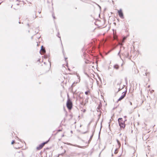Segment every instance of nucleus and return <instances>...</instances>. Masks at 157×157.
I'll return each instance as SVG.
<instances>
[{"instance_id": "nucleus-8", "label": "nucleus", "mask_w": 157, "mask_h": 157, "mask_svg": "<svg viewBox=\"0 0 157 157\" xmlns=\"http://www.w3.org/2000/svg\"><path fill=\"white\" fill-rule=\"evenodd\" d=\"M117 141L119 147H120L121 146V143H120V141L118 140H117Z\"/></svg>"}, {"instance_id": "nucleus-19", "label": "nucleus", "mask_w": 157, "mask_h": 157, "mask_svg": "<svg viewBox=\"0 0 157 157\" xmlns=\"http://www.w3.org/2000/svg\"><path fill=\"white\" fill-rule=\"evenodd\" d=\"M119 91H120V88H119Z\"/></svg>"}, {"instance_id": "nucleus-21", "label": "nucleus", "mask_w": 157, "mask_h": 157, "mask_svg": "<svg viewBox=\"0 0 157 157\" xmlns=\"http://www.w3.org/2000/svg\"><path fill=\"white\" fill-rule=\"evenodd\" d=\"M61 130H59V131H61Z\"/></svg>"}, {"instance_id": "nucleus-16", "label": "nucleus", "mask_w": 157, "mask_h": 157, "mask_svg": "<svg viewBox=\"0 0 157 157\" xmlns=\"http://www.w3.org/2000/svg\"><path fill=\"white\" fill-rule=\"evenodd\" d=\"M130 104L131 105H132V104L131 102H130Z\"/></svg>"}, {"instance_id": "nucleus-17", "label": "nucleus", "mask_w": 157, "mask_h": 157, "mask_svg": "<svg viewBox=\"0 0 157 157\" xmlns=\"http://www.w3.org/2000/svg\"><path fill=\"white\" fill-rule=\"evenodd\" d=\"M53 17L54 19H55V17L54 16H53Z\"/></svg>"}, {"instance_id": "nucleus-5", "label": "nucleus", "mask_w": 157, "mask_h": 157, "mask_svg": "<svg viewBox=\"0 0 157 157\" xmlns=\"http://www.w3.org/2000/svg\"><path fill=\"white\" fill-rule=\"evenodd\" d=\"M127 93V90H125L122 93V96L119 98L118 100V101H121V100L123 99L124 97L125 96Z\"/></svg>"}, {"instance_id": "nucleus-9", "label": "nucleus", "mask_w": 157, "mask_h": 157, "mask_svg": "<svg viewBox=\"0 0 157 157\" xmlns=\"http://www.w3.org/2000/svg\"><path fill=\"white\" fill-rule=\"evenodd\" d=\"M89 93H90V91H88L86 92H85V94L86 95H88Z\"/></svg>"}, {"instance_id": "nucleus-6", "label": "nucleus", "mask_w": 157, "mask_h": 157, "mask_svg": "<svg viewBox=\"0 0 157 157\" xmlns=\"http://www.w3.org/2000/svg\"><path fill=\"white\" fill-rule=\"evenodd\" d=\"M118 13L119 16L121 18H124L123 13L121 9L118 10Z\"/></svg>"}, {"instance_id": "nucleus-13", "label": "nucleus", "mask_w": 157, "mask_h": 157, "mask_svg": "<svg viewBox=\"0 0 157 157\" xmlns=\"http://www.w3.org/2000/svg\"><path fill=\"white\" fill-rule=\"evenodd\" d=\"M15 141L14 140H13L11 142V144H13L15 143Z\"/></svg>"}, {"instance_id": "nucleus-12", "label": "nucleus", "mask_w": 157, "mask_h": 157, "mask_svg": "<svg viewBox=\"0 0 157 157\" xmlns=\"http://www.w3.org/2000/svg\"><path fill=\"white\" fill-rule=\"evenodd\" d=\"M149 74H150V73H149V72H147V73H145V74H146V75H149Z\"/></svg>"}, {"instance_id": "nucleus-2", "label": "nucleus", "mask_w": 157, "mask_h": 157, "mask_svg": "<svg viewBox=\"0 0 157 157\" xmlns=\"http://www.w3.org/2000/svg\"><path fill=\"white\" fill-rule=\"evenodd\" d=\"M67 106V108L71 110L72 107V103L69 98H68L66 103Z\"/></svg>"}, {"instance_id": "nucleus-1", "label": "nucleus", "mask_w": 157, "mask_h": 157, "mask_svg": "<svg viewBox=\"0 0 157 157\" xmlns=\"http://www.w3.org/2000/svg\"><path fill=\"white\" fill-rule=\"evenodd\" d=\"M118 122L121 128L124 129L125 126V121L123 120L122 118H119L118 119Z\"/></svg>"}, {"instance_id": "nucleus-7", "label": "nucleus", "mask_w": 157, "mask_h": 157, "mask_svg": "<svg viewBox=\"0 0 157 157\" xmlns=\"http://www.w3.org/2000/svg\"><path fill=\"white\" fill-rule=\"evenodd\" d=\"M41 52L44 54L45 52V50L43 46H42L41 47Z\"/></svg>"}, {"instance_id": "nucleus-15", "label": "nucleus", "mask_w": 157, "mask_h": 157, "mask_svg": "<svg viewBox=\"0 0 157 157\" xmlns=\"http://www.w3.org/2000/svg\"><path fill=\"white\" fill-rule=\"evenodd\" d=\"M75 86V83H74L73 84H72V86Z\"/></svg>"}, {"instance_id": "nucleus-10", "label": "nucleus", "mask_w": 157, "mask_h": 157, "mask_svg": "<svg viewBox=\"0 0 157 157\" xmlns=\"http://www.w3.org/2000/svg\"><path fill=\"white\" fill-rule=\"evenodd\" d=\"M125 39H126V37H124L123 39V40H122V42H124V40Z\"/></svg>"}, {"instance_id": "nucleus-4", "label": "nucleus", "mask_w": 157, "mask_h": 157, "mask_svg": "<svg viewBox=\"0 0 157 157\" xmlns=\"http://www.w3.org/2000/svg\"><path fill=\"white\" fill-rule=\"evenodd\" d=\"M48 141L49 140L42 143L41 144H40L38 146L36 147V149L38 150H39L41 149L44 146V145L48 143Z\"/></svg>"}, {"instance_id": "nucleus-20", "label": "nucleus", "mask_w": 157, "mask_h": 157, "mask_svg": "<svg viewBox=\"0 0 157 157\" xmlns=\"http://www.w3.org/2000/svg\"><path fill=\"white\" fill-rule=\"evenodd\" d=\"M121 45H123V44H122V43H121Z\"/></svg>"}, {"instance_id": "nucleus-14", "label": "nucleus", "mask_w": 157, "mask_h": 157, "mask_svg": "<svg viewBox=\"0 0 157 157\" xmlns=\"http://www.w3.org/2000/svg\"><path fill=\"white\" fill-rule=\"evenodd\" d=\"M154 91V90H151V93H152Z\"/></svg>"}, {"instance_id": "nucleus-11", "label": "nucleus", "mask_w": 157, "mask_h": 157, "mask_svg": "<svg viewBox=\"0 0 157 157\" xmlns=\"http://www.w3.org/2000/svg\"><path fill=\"white\" fill-rule=\"evenodd\" d=\"M118 152V151L117 150H116L115 151V153L117 154Z\"/></svg>"}, {"instance_id": "nucleus-3", "label": "nucleus", "mask_w": 157, "mask_h": 157, "mask_svg": "<svg viewBox=\"0 0 157 157\" xmlns=\"http://www.w3.org/2000/svg\"><path fill=\"white\" fill-rule=\"evenodd\" d=\"M14 155L17 157H22L23 155L22 151L18 150L15 151Z\"/></svg>"}, {"instance_id": "nucleus-18", "label": "nucleus", "mask_w": 157, "mask_h": 157, "mask_svg": "<svg viewBox=\"0 0 157 157\" xmlns=\"http://www.w3.org/2000/svg\"><path fill=\"white\" fill-rule=\"evenodd\" d=\"M85 111H86V110H85V109H84V110H83V112H85Z\"/></svg>"}]
</instances>
